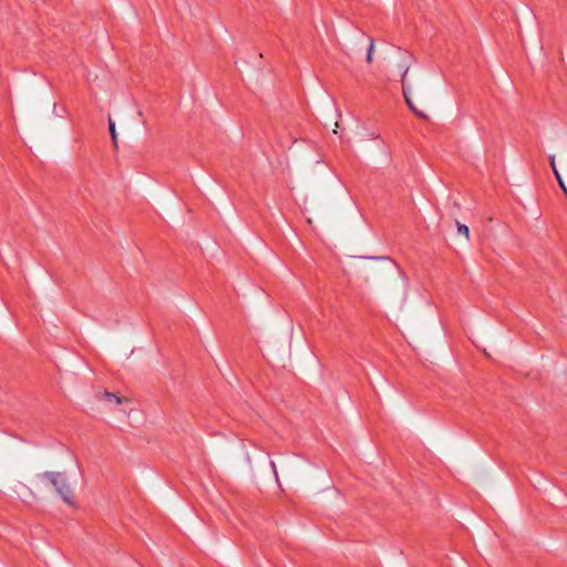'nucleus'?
I'll return each instance as SVG.
<instances>
[{"label": "nucleus", "mask_w": 567, "mask_h": 567, "mask_svg": "<svg viewBox=\"0 0 567 567\" xmlns=\"http://www.w3.org/2000/svg\"><path fill=\"white\" fill-rule=\"evenodd\" d=\"M409 74V68L402 66V74H401V84H402V93L404 101L409 109L420 118L427 120V115L416 109L412 101V95L417 96L419 99H426L427 97V91L424 82V78L422 74H417L413 78V81H411L408 76Z\"/></svg>", "instance_id": "nucleus-1"}, {"label": "nucleus", "mask_w": 567, "mask_h": 567, "mask_svg": "<svg viewBox=\"0 0 567 567\" xmlns=\"http://www.w3.org/2000/svg\"><path fill=\"white\" fill-rule=\"evenodd\" d=\"M39 480L45 485L55 489L56 494L69 506H75L73 487L68 475L64 472H44L39 475Z\"/></svg>", "instance_id": "nucleus-2"}, {"label": "nucleus", "mask_w": 567, "mask_h": 567, "mask_svg": "<svg viewBox=\"0 0 567 567\" xmlns=\"http://www.w3.org/2000/svg\"><path fill=\"white\" fill-rule=\"evenodd\" d=\"M95 399L104 404V409L109 412L117 411L118 406L123 403H128L130 399L125 396H118L107 390L97 391Z\"/></svg>", "instance_id": "nucleus-3"}, {"label": "nucleus", "mask_w": 567, "mask_h": 567, "mask_svg": "<svg viewBox=\"0 0 567 567\" xmlns=\"http://www.w3.org/2000/svg\"><path fill=\"white\" fill-rule=\"evenodd\" d=\"M391 271L396 274V276L401 282L402 289H403V297H404V299H406L408 298V288H409V281H408L406 276L403 272H401V270L399 269V267L395 264L391 265Z\"/></svg>", "instance_id": "nucleus-4"}, {"label": "nucleus", "mask_w": 567, "mask_h": 567, "mask_svg": "<svg viewBox=\"0 0 567 567\" xmlns=\"http://www.w3.org/2000/svg\"><path fill=\"white\" fill-rule=\"evenodd\" d=\"M109 130L112 138L113 146L117 148V135L115 131V123L112 120H109Z\"/></svg>", "instance_id": "nucleus-5"}, {"label": "nucleus", "mask_w": 567, "mask_h": 567, "mask_svg": "<svg viewBox=\"0 0 567 567\" xmlns=\"http://www.w3.org/2000/svg\"><path fill=\"white\" fill-rule=\"evenodd\" d=\"M373 53H374V41H373V39H370L368 51H367V63L368 64H371L373 62Z\"/></svg>", "instance_id": "nucleus-6"}, {"label": "nucleus", "mask_w": 567, "mask_h": 567, "mask_svg": "<svg viewBox=\"0 0 567 567\" xmlns=\"http://www.w3.org/2000/svg\"><path fill=\"white\" fill-rule=\"evenodd\" d=\"M457 231L465 236L466 240L470 239V229L466 225L461 224L460 221H456Z\"/></svg>", "instance_id": "nucleus-7"}, {"label": "nucleus", "mask_w": 567, "mask_h": 567, "mask_svg": "<svg viewBox=\"0 0 567 567\" xmlns=\"http://www.w3.org/2000/svg\"><path fill=\"white\" fill-rule=\"evenodd\" d=\"M548 159H549V164H550V167L553 169V173H554L555 177L556 178L560 177V174H559V172H558V169L556 167V157H555V155H549Z\"/></svg>", "instance_id": "nucleus-8"}, {"label": "nucleus", "mask_w": 567, "mask_h": 567, "mask_svg": "<svg viewBox=\"0 0 567 567\" xmlns=\"http://www.w3.org/2000/svg\"><path fill=\"white\" fill-rule=\"evenodd\" d=\"M556 179H557V182H558V184H559V186H560V188H561L563 193L567 196V186L565 185V183H564V181H563L561 176H560V177H558V178H556Z\"/></svg>", "instance_id": "nucleus-9"}, {"label": "nucleus", "mask_w": 567, "mask_h": 567, "mask_svg": "<svg viewBox=\"0 0 567 567\" xmlns=\"http://www.w3.org/2000/svg\"><path fill=\"white\" fill-rule=\"evenodd\" d=\"M21 486L23 488H25L34 497V494L32 493V491L27 485L21 484Z\"/></svg>", "instance_id": "nucleus-10"}, {"label": "nucleus", "mask_w": 567, "mask_h": 567, "mask_svg": "<svg viewBox=\"0 0 567 567\" xmlns=\"http://www.w3.org/2000/svg\"><path fill=\"white\" fill-rule=\"evenodd\" d=\"M272 468H274V473L275 475L277 476V472H276V465L272 463Z\"/></svg>", "instance_id": "nucleus-11"}]
</instances>
